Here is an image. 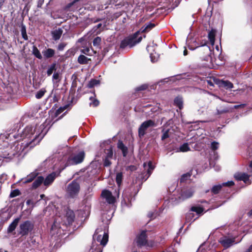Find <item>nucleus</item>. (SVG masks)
<instances>
[{
    "label": "nucleus",
    "mask_w": 252,
    "mask_h": 252,
    "mask_svg": "<svg viewBox=\"0 0 252 252\" xmlns=\"http://www.w3.org/2000/svg\"><path fill=\"white\" fill-rule=\"evenodd\" d=\"M45 126L41 124L40 126H27L23 130L22 137L24 142L19 144L15 142L10 146L7 147L3 151L0 152V157L12 159L15 156L21 155L24 148L30 147L32 148L44 137Z\"/></svg>",
    "instance_id": "nucleus-1"
},
{
    "label": "nucleus",
    "mask_w": 252,
    "mask_h": 252,
    "mask_svg": "<svg viewBox=\"0 0 252 252\" xmlns=\"http://www.w3.org/2000/svg\"><path fill=\"white\" fill-rule=\"evenodd\" d=\"M94 241L92 243L89 252H102L100 245L104 246L108 239V235L105 232H103L97 229L94 235Z\"/></svg>",
    "instance_id": "nucleus-2"
},
{
    "label": "nucleus",
    "mask_w": 252,
    "mask_h": 252,
    "mask_svg": "<svg viewBox=\"0 0 252 252\" xmlns=\"http://www.w3.org/2000/svg\"><path fill=\"white\" fill-rule=\"evenodd\" d=\"M139 34L140 31H137L133 35L124 39L121 43L120 47L121 48H125L128 46L131 48L139 43L142 39L141 36H138Z\"/></svg>",
    "instance_id": "nucleus-3"
},
{
    "label": "nucleus",
    "mask_w": 252,
    "mask_h": 252,
    "mask_svg": "<svg viewBox=\"0 0 252 252\" xmlns=\"http://www.w3.org/2000/svg\"><path fill=\"white\" fill-rule=\"evenodd\" d=\"M80 190V186L77 180H73L66 188V195L68 197L74 198L77 197Z\"/></svg>",
    "instance_id": "nucleus-4"
},
{
    "label": "nucleus",
    "mask_w": 252,
    "mask_h": 252,
    "mask_svg": "<svg viewBox=\"0 0 252 252\" xmlns=\"http://www.w3.org/2000/svg\"><path fill=\"white\" fill-rule=\"evenodd\" d=\"M155 122L151 120L144 122L140 126L138 129V135L141 138L145 134L146 131L151 127L156 126Z\"/></svg>",
    "instance_id": "nucleus-5"
},
{
    "label": "nucleus",
    "mask_w": 252,
    "mask_h": 252,
    "mask_svg": "<svg viewBox=\"0 0 252 252\" xmlns=\"http://www.w3.org/2000/svg\"><path fill=\"white\" fill-rule=\"evenodd\" d=\"M84 156V152H80L78 154L69 157L67 160V164L69 165L80 163L83 161Z\"/></svg>",
    "instance_id": "nucleus-6"
},
{
    "label": "nucleus",
    "mask_w": 252,
    "mask_h": 252,
    "mask_svg": "<svg viewBox=\"0 0 252 252\" xmlns=\"http://www.w3.org/2000/svg\"><path fill=\"white\" fill-rule=\"evenodd\" d=\"M33 224L29 220L25 221L20 225L19 233L22 236L27 235L33 229Z\"/></svg>",
    "instance_id": "nucleus-7"
},
{
    "label": "nucleus",
    "mask_w": 252,
    "mask_h": 252,
    "mask_svg": "<svg viewBox=\"0 0 252 252\" xmlns=\"http://www.w3.org/2000/svg\"><path fill=\"white\" fill-rule=\"evenodd\" d=\"M146 233V231H142L137 236L136 239V243L137 244V245L139 247L146 246L147 245V244L149 246H153V245H149V244H147V235Z\"/></svg>",
    "instance_id": "nucleus-8"
},
{
    "label": "nucleus",
    "mask_w": 252,
    "mask_h": 252,
    "mask_svg": "<svg viewBox=\"0 0 252 252\" xmlns=\"http://www.w3.org/2000/svg\"><path fill=\"white\" fill-rule=\"evenodd\" d=\"M219 242L225 248H228L235 244L234 238H230L227 236H223L219 240Z\"/></svg>",
    "instance_id": "nucleus-9"
},
{
    "label": "nucleus",
    "mask_w": 252,
    "mask_h": 252,
    "mask_svg": "<svg viewBox=\"0 0 252 252\" xmlns=\"http://www.w3.org/2000/svg\"><path fill=\"white\" fill-rule=\"evenodd\" d=\"M101 196L105 199L109 204H113L115 201V197L112 195V193L108 190H103L101 193Z\"/></svg>",
    "instance_id": "nucleus-10"
},
{
    "label": "nucleus",
    "mask_w": 252,
    "mask_h": 252,
    "mask_svg": "<svg viewBox=\"0 0 252 252\" xmlns=\"http://www.w3.org/2000/svg\"><path fill=\"white\" fill-rule=\"evenodd\" d=\"M105 153L106 155L104 160V165L105 166H108L111 164L110 159H111L113 157V150L112 148L110 147L109 149L106 150Z\"/></svg>",
    "instance_id": "nucleus-11"
},
{
    "label": "nucleus",
    "mask_w": 252,
    "mask_h": 252,
    "mask_svg": "<svg viewBox=\"0 0 252 252\" xmlns=\"http://www.w3.org/2000/svg\"><path fill=\"white\" fill-rule=\"evenodd\" d=\"M235 178L239 181H243L246 184H250L249 176L244 173H236L234 175Z\"/></svg>",
    "instance_id": "nucleus-12"
},
{
    "label": "nucleus",
    "mask_w": 252,
    "mask_h": 252,
    "mask_svg": "<svg viewBox=\"0 0 252 252\" xmlns=\"http://www.w3.org/2000/svg\"><path fill=\"white\" fill-rule=\"evenodd\" d=\"M56 177L57 174L55 172H53L48 175L45 180L44 179V185L47 187L50 185L53 182Z\"/></svg>",
    "instance_id": "nucleus-13"
},
{
    "label": "nucleus",
    "mask_w": 252,
    "mask_h": 252,
    "mask_svg": "<svg viewBox=\"0 0 252 252\" xmlns=\"http://www.w3.org/2000/svg\"><path fill=\"white\" fill-rule=\"evenodd\" d=\"M38 175L36 171H34L29 174L25 178L23 179V183L26 184L32 182Z\"/></svg>",
    "instance_id": "nucleus-14"
},
{
    "label": "nucleus",
    "mask_w": 252,
    "mask_h": 252,
    "mask_svg": "<svg viewBox=\"0 0 252 252\" xmlns=\"http://www.w3.org/2000/svg\"><path fill=\"white\" fill-rule=\"evenodd\" d=\"M194 190L190 188L184 190L181 195L180 198L182 199H186L191 197L193 194Z\"/></svg>",
    "instance_id": "nucleus-15"
},
{
    "label": "nucleus",
    "mask_w": 252,
    "mask_h": 252,
    "mask_svg": "<svg viewBox=\"0 0 252 252\" xmlns=\"http://www.w3.org/2000/svg\"><path fill=\"white\" fill-rule=\"evenodd\" d=\"M143 166L144 170L147 171V174H148V177H149L154 170L155 166L152 165V162L151 161H148L147 163H144L143 164Z\"/></svg>",
    "instance_id": "nucleus-16"
},
{
    "label": "nucleus",
    "mask_w": 252,
    "mask_h": 252,
    "mask_svg": "<svg viewBox=\"0 0 252 252\" xmlns=\"http://www.w3.org/2000/svg\"><path fill=\"white\" fill-rule=\"evenodd\" d=\"M19 220H20V218H18L15 219L12 221V222L9 225V226L8 227V229H7L8 232H9V233L12 232L15 229L16 226L18 225V223Z\"/></svg>",
    "instance_id": "nucleus-17"
},
{
    "label": "nucleus",
    "mask_w": 252,
    "mask_h": 252,
    "mask_svg": "<svg viewBox=\"0 0 252 252\" xmlns=\"http://www.w3.org/2000/svg\"><path fill=\"white\" fill-rule=\"evenodd\" d=\"M44 178L42 176H38L32 184V188L36 189L43 183Z\"/></svg>",
    "instance_id": "nucleus-18"
},
{
    "label": "nucleus",
    "mask_w": 252,
    "mask_h": 252,
    "mask_svg": "<svg viewBox=\"0 0 252 252\" xmlns=\"http://www.w3.org/2000/svg\"><path fill=\"white\" fill-rule=\"evenodd\" d=\"M42 53L45 58H50L54 56L55 52L54 50L51 48H48L47 50L43 51Z\"/></svg>",
    "instance_id": "nucleus-19"
},
{
    "label": "nucleus",
    "mask_w": 252,
    "mask_h": 252,
    "mask_svg": "<svg viewBox=\"0 0 252 252\" xmlns=\"http://www.w3.org/2000/svg\"><path fill=\"white\" fill-rule=\"evenodd\" d=\"M219 85L221 87H223L225 89H232L233 87V85L232 83L228 81L221 80L219 83Z\"/></svg>",
    "instance_id": "nucleus-20"
},
{
    "label": "nucleus",
    "mask_w": 252,
    "mask_h": 252,
    "mask_svg": "<svg viewBox=\"0 0 252 252\" xmlns=\"http://www.w3.org/2000/svg\"><path fill=\"white\" fill-rule=\"evenodd\" d=\"M155 24H152L151 23H149L148 24L145 25V26L141 28V29L139 31L140 32H147L150 31L152 28L155 27Z\"/></svg>",
    "instance_id": "nucleus-21"
},
{
    "label": "nucleus",
    "mask_w": 252,
    "mask_h": 252,
    "mask_svg": "<svg viewBox=\"0 0 252 252\" xmlns=\"http://www.w3.org/2000/svg\"><path fill=\"white\" fill-rule=\"evenodd\" d=\"M63 33V31L61 29L56 30L52 32L53 37L54 40H57L60 38Z\"/></svg>",
    "instance_id": "nucleus-22"
},
{
    "label": "nucleus",
    "mask_w": 252,
    "mask_h": 252,
    "mask_svg": "<svg viewBox=\"0 0 252 252\" xmlns=\"http://www.w3.org/2000/svg\"><path fill=\"white\" fill-rule=\"evenodd\" d=\"M190 150V149L189 147V144L188 143H185L180 146L178 151L181 152H187L189 151Z\"/></svg>",
    "instance_id": "nucleus-23"
},
{
    "label": "nucleus",
    "mask_w": 252,
    "mask_h": 252,
    "mask_svg": "<svg viewBox=\"0 0 252 252\" xmlns=\"http://www.w3.org/2000/svg\"><path fill=\"white\" fill-rule=\"evenodd\" d=\"M89 60L90 59L83 55L79 56L78 58V62L81 64L88 63Z\"/></svg>",
    "instance_id": "nucleus-24"
},
{
    "label": "nucleus",
    "mask_w": 252,
    "mask_h": 252,
    "mask_svg": "<svg viewBox=\"0 0 252 252\" xmlns=\"http://www.w3.org/2000/svg\"><path fill=\"white\" fill-rule=\"evenodd\" d=\"M215 31L212 30L208 33V38L212 45H214L215 43Z\"/></svg>",
    "instance_id": "nucleus-25"
},
{
    "label": "nucleus",
    "mask_w": 252,
    "mask_h": 252,
    "mask_svg": "<svg viewBox=\"0 0 252 252\" xmlns=\"http://www.w3.org/2000/svg\"><path fill=\"white\" fill-rule=\"evenodd\" d=\"M118 147L122 151L124 156H126L127 149L122 141L118 142Z\"/></svg>",
    "instance_id": "nucleus-26"
},
{
    "label": "nucleus",
    "mask_w": 252,
    "mask_h": 252,
    "mask_svg": "<svg viewBox=\"0 0 252 252\" xmlns=\"http://www.w3.org/2000/svg\"><path fill=\"white\" fill-rule=\"evenodd\" d=\"M174 104L178 106L180 109H181L183 107L182 98L179 96L176 97L174 99Z\"/></svg>",
    "instance_id": "nucleus-27"
},
{
    "label": "nucleus",
    "mask_w": 252,
    "mask_h": 252,
    "mask_svg": "<svg viewBox=\"0 0 252 252\" xmlns=\"http://www.w3.org/2000/svg\"><path fill=\"white\" fill-rule=\"evenodd\" d=\"M32 54L38 59H41L42 58V56L40 54V51L38 50L37 48L35 46H33L32 47Z\"/></svg>",
    "instance_id": "nucleus-28"
},
{
    "label": "nucleus",
    "mask_w": 252,
    "mask_h": 252,
    "mask_svg": "<svg viewBox=\"0 0 252 252\" xmlns=\"http://www.w3.org/2000/svg\"><path fill=\"white\" fill-rule=\"evenodd\" d=\"M197 218H194V214L192 212H189L187 214L186 220L188 222L193 221Z\"/></svg>",
    "instance_id": "nucleus-29"
},
{
    "label": "nucleus",
    "mask_w": 252,
    "mask_h": 252,
    "mask_svg": "<svg viewBox=\"0 0 252 252\" xmlns=\"http://www.w3.org/2000/svg\"><path fill=\"white\" fill-rule=\"evenodd\" d=\"M56 69V64L54 63L52 64L48 68L47 71V74L48 76H50L53 72Z\"/></svg>",
    "instance_id": "nucleus-30"
},
{
    "label": "nucleus",
    "mask_w": 252,
    "mask_h": 252,
    "mask_svg": "<svg viewBox=\"0 0 252 252\" xmlns=\"http://www.w3.org/2000/svg\"><path fill=\"white\" fill-rule=\"evenodd\" d=\"M191 211L196 212L197 214L199 215L204 211V209L201 207L194 206L191 207Z\"/></svg>",
    "instance_id": "nucleus-31"
},
{
    "label": "nucleus",
    "mask_w": 252,
    "mask_h": 252,
    "mask_svg": "<svg viewBox=\"0 0 252 252\" xmlns=\"http://www.w3.org/2000/svg\"><path fill=\"white\" fill-rule=\"evenodd\" d=\"M122 179H123L122 173L121 172H119V173H117L116 180L117 184H118V186L119 187H120V185H121V183L122 182Z\"/></svg>",
    "instance_id": "nucleus-32"
},
{
    "label": "nucleus",
    "mask_w": 252,
    "mask_h": 252,
    "mask_svg": "<svg viewBox=\"0 0 252 252\" xmlns=\"http://www.w3.org/2000/svg\"><path fill=\"white\" fill-rule=\"evenodd\" d=\"M99 84V81L96 79H92L91 80L89 83L88 84V86L89 88H93L94 86L97 85Z\"/></svg>",
    "instance_id": "nucleus-33"
},
{
    "label": "nucleus",
    "mask_w": 252,
    "mask_h": 252,
    "mask_svg": "<svg viewBox=\"0 0 252 252\" xmlns=\"http://www.w3.org/2000/svg\"><path fill=\"white\" fill-rule=\"evenodd\" d=\"M222 186L221 185L214 186L212 189V191L214 193L217 194L219 192Z\"/></svg>",
    "instance_id": "nucleus-34"
},
{
    "label": "nucleus",
    "mask_w": 252,
    "mask_h": 252,
    "mask_svg": "<svg viewBox=\"0 0 252 252\" xmlns=\"http://www.w3.org/2000/svg\"><path fill=\"white\" fill-rule=\"evenodd\" d=\"M162 132H163V134H162V135L161 136V140H164L166 138L169 137L170 134L169 133V129H167V130H164V129H163L162 130Z\"/></svg>",
    "instance_id": "nucleus-35"
},
{
    "label": "nucleus",
    "mask_w": 252,
    "mask_h": 252,
    "mask_svg": "<svg viewBox=\"0 0 252 252\" xmlns=\"http://www.w3.org/2000/svg\"><path fill=\"white\" fill-rule=\"evenodd\" d=\"M219 147V143L218 142L214 141L211 143V149L213 151H215L218 149Z\"/></svg>",
    "instance_id": "nucleus-36"
},
{
    "label": "nucleus",
    "mask_w": 252,
    "mask_h": 252,
    "mask_svg": "<svg viewBox=\"0 0 252 252\" xmlns=\"http://www.w3.org/2000/svg\"><path fill=\"white\" fill-rule=\"evenodd\" d=\"M45 92V90H40L35 94L36 98H37L38 99L41 98L44 95Z\"/></svg>",
    "instance_id": "nucleus-37"
},
{
    "label": "nucleus",
    "mask_w": 252,
    "mask_h": 252,
    "mask_svg": "<svg viewBox=\"0 0 252 252\" xmlns=\"http://www.w3.org/2000/svg\"><path fill=\"white\" fill-rule=\"evenodd\" d=\"M101 38L99 37H95L93 40V45L94 46H98L101 42Z\"/></svg>",
    "instance_id": "nucleus-38"
},
{
    "label": "nucleus",
    "mask_w": 252,
    "mask_h": 252,
    "mask_svg": "<svg viewBox=\"0 0 252 252\" xmlns=\"http://www.w3.org/2000/svg\"><path fill=\"white\" fill-rule=\"evenodd\" d=\"M60 74L58 72H55L53 75V81L54 82L55 80L57 82H59L60 81Z\"/></svg>",
    "instance_id": "nucleus-39"
},
{
    "label": "nucleus",
    "mask_w": 252,
    "mask_h": 252,
    "mask_svg": "<svg viewBox=\"0 0 252 252\" xmlns=\"http://www.w3.org/2000/svg\"><path fill=\"white\" fill-rule=\"evenodd\" d=\"M147 85L146 84H143L135 89L136 91L145 90L147 88Z\"/></svg>",
    "instance_id": "nucleus-40"
},
{
    "label": "nucleus",
    "mask_w": 252,
    "mask_h": 252,
    "mask_svg": "<svg viewBox=\"0 0 252 252\" xmlns=\"http://www.w3.org/2000/svg\"><path fill=\"white\" fill-rule=\"evenodd\" d=\"M234 185V183L231 181H228L227 182H225L222 183L221 185L222 186H228V187H231Z\"/></svg>",
    "instance_id": "nucleus-41"
},
{
    "label": "nucleus",
    "mask_w": 252,
    "mask_h": 252,
    "mask_svg": "<svg viewBox=\"0 0 252 252\" xmlns=\"http://www.w3.org/2000/svg\"><path fill=\"white\" fill-rule=\"evenodd\" d=\"M150 58L151 62L153 63H155L158 61V57L157 56H155L153 54H150Z\"/></svg>",
    "instance_id": "nucleus-42"
},
{
    "label": "nucleus",
    "mask_w": 252,
    "mask_h": 252,
    "mask_svg": "<svg viewBox=\"0 0 252 252\" xmlns=\"http://www.w3.org/2000/svg\"><path fill=\"white\" fill-rule=\"evenodd\" d=\"M66 107L67 106H65L64 107H60V108H59L56 111L57 115H58L60 114L61 113H62L66 108Z\"/></svg>",
    "instance_id": "nucleus-43"
},
{
    "label": "nucleus",
    "mask_w": 252,
    "mask_h": 252,
    "mask_svg": "<svg viewBox=\"0 0 252 252\" xmlns=\"http://www.w3.org/2000/svg\"><path fill=\"white\" fill-rule=\"evenodd\" d=\"M66 44L63 43H60L58 47V49L60 51L63 50Z\"/></svg>",
    "instance_id": "nucleus-44"
},
{
    "label": "nucleus",
    "mask_w": 252,
    "mask_h": 252,
    "mask_svg": "<svg viewBox=\"0 0 252 252\" xmlns=\"http://www.w3.org/2000/svg\"><path fill=\"white\" fill-rule=\"evenodd\" d=\"M18 194H19V191L15 190L11 192L10 196L11 197H14L18 195Z\"/></svg>",
    "instance_id": "nucleus-45"
},
{
    "label": "nucleus",
    "mask_w": 252,
    "mask_h": 252,
    "mask_svg": "<svg viewBox=\"0 0 252 252\" xmlns=\"http://www.w3.org/2000/svg\"><path fill=\"white\" fill-rule=\"evenodd\" d=\"M98 104H99V101H98V100H97L96 99L94 100L92 102L90 103L91 106H93L94 107L97 106V105H98Z\"/></svg>",
    "instance_id": "nucleus-46"
},
{
    "label": "nucleus",
    "mask_w": 252,
    "mask_h": 252,
    "mask_svg": "<svg viewBox=\"0 0 252 252\" xmlns=\"http://www.w3.org/2000/svg\"><path fill=\"white\" fill-rule=\"evenodd\" d=\"M58 227V222H57V220H56L53 225H52V227H51V230L52 231H53L54 229H56V228Z\"/></svg>",
    "instance_id": "nucleus-47"
},
{
    "label": "nucleus",
    "mask_w": 252,
    "mask_h": 252,
    "mask_svg": "<svg viewBox=\"0 0 252 252\" xmlns=\"http://www.w3.org/2000/svg\"><path fill=\"white\" fill-rule=\"evenodd\" d=\"M22 36L23 37V38L25 40H27L28 39V36H27V35L26 34V31L25 30H23L22 31Z\"/></svg>",
    "instance_id": "nucleus-48"
},
{
    "label": "nucleus",
    "mask_w": 252,
    "mask_h": 252,
    "mask_svg": "<svg viewBox=\"0 0 252 252\" xmlns=\"http://www.w3.org/2000/svg\"><path fill=\"white\" fill-rule=\"evenodd\" d=\"M89 52V48H86V49H83V50H81V52L83 54H87V53L88 52Z\"/></svg>",
    "instance_id": "nucleus-49"
},
{
    "label": "nucleus",
    "mask_w": 252,
    "mask_h": 252,
    "mask_svg": "<svg viewBox=\"0 0 252 252\" xmlns=\"http://www.w3.org/2000/svg\"><path fill=\"white\" fill-rule=\"evenodd\" d=\"M249 168L250 172L252 173V161L250 163Z\"/></svg>",
    "instance_id": "nucleus-50"
},
{
    "label": "nucleus",
    "mask_w": 252,
    "mask_h": 252,
    "mask_svg": "<svg viewBox=\"0 0 252 252\" xmlns=\"http://www.w3.org/2000/svg\"><path fill=\"white\" fill-rule=\"evenodd\" d=\"M245 106V104H241V105H235L233 108H238L239 107H243Z\"/></svg>",
    "instance_id": "nucleus-51"
},
{
    "label": "nucleus",
    "mask_w": 252,
    "mask_h": 252,
    "mask_svg": "<svg viewBox=\"0 0 252 252\" xmlns=\"http://www.w3.org/2000/svg\"><path fill=\"white\" fill-rule=\"evenodd\" d=\"M215 169L217 171H219L220 170V167L219 166H216L214 167Z\"/></svg>",
    "instance_id": "nucleus-52"
},
{
    "label": "nucleus",
    "mask_w": 252,
    "mask_h": 252,
    "mask_svg": "<svg viewBox=\"0 0 252 252\" xmlns=\"http://www.w3.org/2000/svg\"><path fill=\"white\" fill-rule=\"evenodd\" d=\"M188 54V51L186 49L184 51V55L186 56Z\"/></svg>",
    "instance_id": "nucleus-53"
},
{
    "label": "nucleus",
    "mask_w": 252,
    "mask_h": 252,
    "mask_svg": "<svg viewBox=\"0 0 252 252\" xmlns=\"http://www.w3.org/2000/svg\"><path fill=\"white\" fill-rule=\"evenodd\" d=\"M208 84L210 86H213V83L210 81H207Z\"/></svg>",
    "instance_id": "nucleus-54"
},
{
    "label": "nucleus",
    "mask_w": 252,
    "mask_h": 252,
    "mask_svg": "<svg viewBox=\"0 0 252 252\" xmlns=\"http://www.w3.org/2000/svg\"><path fill=\"white\" fill-rule=\"evenodd\" d=\"M249 216H252V209L248 213Z\"/></svg>",
    "instance_id": "nucleus-55"
},
{
    "label": "nucleus",
    "mask_w": 252,
    "mask_h": 252,
    "mask_svg": "<svg viewBox=\"0 0 252 252\" xmlns=\"http://www.w3.org/2000/svg\"><path fill=\"white\" fill-rule=\"evenodd\" d=\"M101 25H101V24H98L97 25V28L98 29V28H100V27H101Z\"/></svg>",
    "instance_id": "nucleus-56"
},
{
    "label": "nucleus",
    "mask_w": 252,
    "mask_h": 252,
    "mask_svg": "<svg viewBox=\"0 0 252 252\" xmlns=\"http://www.w3.org/2000/svg\"><path fill=\"white\" fill-rule=\"evenodd\" d=\"M251 251H252L251 250L249 249L246 252H252Z\"/></svg>",
    "instance_id": "nucleus-57"
},
{
    "label": "nucleus",
    "mask_w": 252,
    "mask_h": 252,
    "mask_svg": "<svg viewBox=\"0 0 252 252\" xmlns=\"http://www.w3.org/2000/svg\"><path fill=\"white\" fill-rule=\"evenodd\" d=\"M88 190H89V192H90L92 191V189H91V188H89V189H88Z\"/></svg>",
    "instance_id": "nucleus-58"
},
{
    "label": "nucleus",
    "mask_w": 252,
    "mask_h": 252,
    "mask_svg": "<svg viewBox=\"0 0 252 252\" xmlns=\"http://www.w3.org/2000/svg\"><path fill=\"white\" fill-rule=\"evenodd\" d=\"M74 2H73L72 3H70L68 5V7H70L71 5H72L74 3Z\"/></svg>",
    "instance_id": "nucleus-59"
},
{
    "label": "nucleus",
    "mask_w": 252,
    "mask_h": 252,
    "mask_svg": "<svg viewBox=\"0 0 252 252\" xmlns=\"http://www.w3.org/2000/svg\"><path fill=\"white\" fill-rule=\"evenodd\" d=\"M44 196V194H41V195H40V197H41V198H42Z\"/></svg>",
    "instance_id": "nucleus-60"
},
{
    "label": "nucleus",
    "mask_w": 252,
    "mask_h": 252,
    "mask_svg": "<svg viewBox=\"0 0 252 252\" xmlns=\"http://www.w3.org/2000/svg\"><path fill=\"white\" fill-rule=\"evenodd\" d=\"M250 250H252V245L249 248Z\"/></svg>",
    "instance_id": "nucleus-61"
},
{
    "label": "nucleus",
    "mask_w": 252,
    "mask_h": 252,
    "mask_svg": "<svg viewBox=\"0 0 252 252\" xmlns=\"http://www.w3.org/2000/svg\"><path fill=\"white\" fill-rule=\"evenodd\" d=\"M149 47H149V46H147V50H148V51H149Z\"/></svg>",
    "instance_id": "nucleus-62"
},
{
    "label": "nucleus",
    "mask_w": 252,
    "mask_h": 252,
    "mask_svg": "<svg viewBox=\"0 0 252 252\" xmlns=\"http://www.w3.org/2000/svg\"><path fill=\"white\" fill-rule=\"evenodd\" d=\"M227 110H223V111H222V112H227Z\"/></svg>",
    "instance_id": "nucleus-63"
},
{
    "label": "nucleus",
    "mask_w": 252,
    "mask_h": 252,
    "mask_svg": "<svg viewBox=\"0 0 252 252\" xmlns=\"http://www.w3.org/2000/svg\"><path fill=\"white\" fill-rule=\"evenodd\" d=\"M216 48H217V49L218 50H219V47H218V46L216 47Z\"/></svg>",
    "instance_id": "nucleus-64"
}]
</instances>
